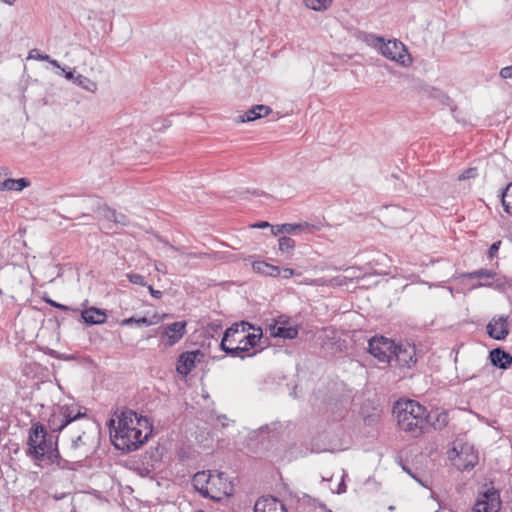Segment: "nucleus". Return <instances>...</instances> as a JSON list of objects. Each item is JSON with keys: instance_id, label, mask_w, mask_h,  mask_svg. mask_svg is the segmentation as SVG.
<instances>
[{"instance_id": "f257e3e1", "label": "nucleus", "mask_w": 512, "mask_h": 512, "mask_svg": "<svg viewBox=\"0 0 512 512\" xmlns=\"http://www.w3.org/2000/svg\"><path fill=\"white\" fill-rule=\"evenodd\" d=\"M115 419L110 420V432L114 446L122 451L132 452L145 443L151 434L148 418L138 416L130 409L121 411Z\"/></svg>"}, {"instance_id": "f03ea898", "label": "nucleus", "mask_w": 512, "mask_h": 512, "mask_svg": "<svg viewBox=\"0 0 512 512\" xmlns=\"http://www.w3.org/2000/svg\"><path fill=\"white\" fill-rule=\"evenodd\" d=\"M398 426L401 430L408 432L413 437L424 433L428 422L433 415L426 412V408L414 400L397 401L393 407Z\"/></svg>"}, {"instance_id": "7ed1b4c3", "label": "nucleus", "mask_w": 512, "mask_h": 512, "mask_svg": "<svg viewBox=\"0 0 512 512\" xmlns=\"http://www.w3.org/2000/svg\"><path fill=\"white\" fill-rule=\"evenodd\" d=\"M87 409L76 402L57 404L47 420L52 433H60L70 423L86 417Z\"/></svg>"}, {"instance_id": "20e7f679", "label": "nucleus", "mask_w": 512, "mask_h": 512, "mask_svg": "<svg viewBox=\"0 0 512 512\" xmlns=\"http://www.w3.org/2000/svg\"><path fill=\"white\" fill-rule=\"evenodd\" d=\"M52 442V435L48 433L46 427L40 422L32 421L28 432L26 456L36 461L44 460L47 448Z\"/></svg>"}, {"instance_id": "39448f33", "label": "nucleus", "mask_w": 512, "mask_h": 512, "mask_svg": "<svg viewBox=\"0 0 512 512\" xmlns=\"http://www.w3.org/2000/svg\"><path fill=\"white\" fill-rule=\"evenodd\" d=\"M104 204L100 197L94 195L74 198L67 203V211L77 213L75 218L101 219Z\"/></svg>"}, {"instance_id": "423d86ee", "label": "nucleus", "mask_w": 512, "mask_h": 512, "mask_svg": "<svg viewBox=\"0 0 512 512\" xmlns=\"http://www.w3.org/2000/svg\"><path fill=\"white\" fill-rule=\"evenodd\" d=\"M378 40L381 42L380 52L384 57L403 66L411 64L412 60L410 55L402 42L398 40L384 42L383 38H378Z\"/></svg>"}, {"instance_id": "0eeeda50", "label": "nucleus", "mask_w": 512, "mask_h": 512, "mask_svg": "<svg viewBox=\"0 0 512 512\" xmlns=\"http://www.w3.org/2000/svg\"><path fill=\"white\" fill-rule=\"evenodd\" d=\"M394 349L395 343L383 336L368 341V352L382 363H391Z\"/></svg>"}, {"instance_id": "6e6552de", "label": "nucleus", "mask_w": 512, "mask_h": 512, "mask_svg": "<svg viewBox=\"0 0 512 512\" xmlns=\"http://www.w3.org/2000/svg\"><path fill=\"white\" fill-rule=\"evenodd\" d=\"M186 321H176L158 327L157 334L165 347H172L178 343L186 333Z\"/></svg>"}, {"instance_id": "1a4fd4ad", "label": "nucleus", "mask_w": 512, "mask_h": 512, "mask_svg": "<svg viewBox=\"0 0 512 512\" xmlns=\"http://www.w3.org/2000/svg\"><path fill=\"white\" fill-rule=\"evenodd\" d=\"M28 278L29 272L21 266H8L1 271L2 282L13 292H19Z\"/></svg>"}, {"instance_id": "9d476101", "label": "nucleus", "mask_w": 512, "mask_h": 512, "mask_svg": "<svg viewBox=\"0 0 512 512\" xmlns=\"http://www.w3.org/2000/svg\"><path fill=\"white\" fill-rule=\"evenodd\" d=\"M501 508L500 493L493 487L481 493L474 504V512H498Z\"/></svg>"}, {"instance_id": "9b49d317", "label": "nucleus", "mask_w": 512, "mask_h": 512, "mask_svg": "<svg viewBox=\"0 0 512 512\" xmlns=\"http://www.w3.org/2000/svg\"><path fill=\"white\" fill-rule=\"evenodd\" d=\"M453 451L457 453L455 465L459 470H470L478 464V452L472 445L465 443L461 445L459 451L455 447Z\"/></svg>"}, {"instance_id": "f8f14e48", "label": "nucleus", "mask_w": 512, "mask_h": 512, "mask_svg": "<svg viewBox=\"0 0 512 512\" xmlns=\"http://www.w3.org/2000/svg\"><path fill=\"white\" fill-rule=\"evenodd\" d=\"M267 330L271 337L291 340L298 336V328L289 325V319L286 316H279L274 323L268 326Z\"/></svg>"}, {"instance_id": "ddd939ff", "label": "nucleus", "mask_w": 512, "mask_h": 512, "mask_svg": "<svg viewBox=\"0 0 512 512\" xmlns=\"http://www.w3.org/2000/svg\"><path fill=\"white\" fill-rule=\"evenodd\" d=\"M486 332L492 339L505 340L509 334L508 316H494L486 325Z\"/></svg>"}, {"instance_id": "4468645a", "label": "nucleus", "mask_w": 512, "mask_h": 512, "mask_svg": "<svg viewBox=\"0 0 512 512\" xmlns=\"http://www.w3.org/2000/svg\"><path fill=\"white\" fill-rule=\"evenodd\" d=\"M393 359L402 367H410L417 361L415 346L410 343L395 344Z\"/></svg>"}, {"instance_id": "2eb2a0df", "label": "nucleus", "mask_w": 512, "mask_h": 512, "mask_svg": "<svg viewBox=\"0 0 512 512\" xmlns=\"http://www.w3.org/2000/svg\"><path fill=\"white\" fill-rule=\"evenodd\" d=\"M203 356L201 350L181 353L178 357L176 371L183 376L188 375L195 368L196 362L200 361Z\"/></svg>"}, {"instance_id": "dca6fc26", "label": "nucleus", "mask_w": 512, "mask_h": 512, "mask_svg": "<svg viewBox=\"0 0 512 512\" xmlns=\"http://www.w3.org/2000/svg\"><path fill=\"white\" fill-rule=\"evenodd\" d=\"M254 512H287L285 505L276 497L267 495L259 497L253 508Z\"/></svg>"}, {"instance_id": "f3484780", "label": "nucleus", "mask_w": 512, "mask_h": 512, "mask_svg": "<svg viewBox=\"0 0 512 512\" xmlns=\"http://www.w3.org/2000/svg\"><path fill=\"white\" fill-rule=\"evenodd\" d=\"M491 364L499 369L506 370L512 365V355L501 347L492 349L489 352Z\"/></svg>"}, {"instance_id": "a211bd4d", "label": "nucleus", "mask_w": 512, "mask_h": 512, "mask_svg": "<svg viewBox=\"0 0 512 512\" xmlns=\"http://www.w3.org/2000/svg\"><path fill=\"white\" fill-rule=\"evenodd\" d=\"M270 112L271 108L269 106L263 104L255 105L248 109L243 115H240L237 121L241 123L251 122L267 116Z\"/></svg>"}, {"instance_id": "6ab92c4d", "label": "nucleus", "mask_w": 512, "mask_h": 512, "mask_svg": "<svg viewBox=\"0 0 512 512\" xmlns=\"http://www.w3.org/2000/svg\"><path fill=\"white\" fill-rule=\"evenodd\" d=\"M211 475L206 471L197 472L192 478V485L194 489L199 492L204 498H212L209 494L208 484Z\"/></svg>"}, {"instance_id": "aec40b11", "label": "nucleus", "mask_w": 512, "mask_h": 512, "mask_svg": "<svg viewBox=\"0 0 512 512\" xmlns=\"http://www.w3.org/2000/svg\"><path fill=\"white\" fill-rule=\"evenodd\" d=\"M81 317L86 324L95 325L103 324L107 320V315L104 310L96 307H90L81 312Z\"/></svg>"}, {"instance_id": "412c9836", "label": "nucleus", "mask_w": 512, "mask_h": 512, "mask_svg": "<svg viewBox=\"0 0 512 512\" xmlns=\"http://www.w3.org/2000/svg\"><path fill=\"white\" fill-rule=\"evenodd\" d=\"M476 287H490L500 292H506L512 288V281L506 276H500L496 273V277L491 281L479 282Z\"/></svg>"}, {"instance_id": "4be33fe9", "label": "nucleus", "mask_w": 512, "mask_h": 512, "mask_svg": "<svg viewBox=\"0 0 512 512\" xmlns=\"http://www.w3.org/2000/svg\"><path fill=\"white\" fill-rule=\"evenodd\" d=\"M58 438L59 436H55V440L49 444L47 448V454L45 455V458L51 461V463H55L58 467L64 468L67 464V461L63 459L60 455L59 449H58Z\"/></svg>"}, {"instance_id": "5701e85b", "label": "nucleus", "mask_w": 512, "mask_h": 512, "mask_svg": "<svg viewBox=\"0 0 512 512\" xmlns=\"http://www.w3.org/2000/svg\"><path fill=\"white\" fill-rule=\"evenodd\" d=\"M101 219L113 221L114 223L120 224L123 226H127L129 224V220L125 214L117 212L114 209H111L106 204H104L103 211L101 214Z\"/></svg>"}, {"instance_id": "b1692460", "label": "nucleus", "mask_w": 512, "mask_h": 512, "mask_svg": "<svg viewBox=\"0 0 512 512\" xmlns=\"http://www.w3.org/2000/svg\"><path fill=\"white\" fill-rule=\"evenodd\" d=\"M253 269L266 276L278 277L281 274V268L275 265H271L264 261H255L253 263Z\"/></svg>"}, {"instance_id": "393cba45", "label": "nucleus", "mask_w": 512, "mask_h": 512, "mask_svg": "<svg viewBox=\"0 0 512 512\" xmlns=\"http://www.w3.org/2000/svg\"><path fill=\"white\" fill-rule=\"evenodd\" d=\"M463 277L466 279H479L480 282L491 281L496 277V272L493 270L481 268L472 272L464 273Z\"/></svg>"}, {"instance_id": "a878e982", "label": "nucleus", "mask_w": 512, "mask_h": 512, "mask_svg": "<svg viewBox=\"0 0 512 512\" xmlns=\"http://www.w3.org/2000/svg\"><path fill=\"white\" fill-rule=\"evenodd\" d=\"M500 197L504 211L512 215V181L501 190Z\"/></svg>"}, {"instance_id": "bb28decb", "label": "nucleus", "mask_w": 512, "mask_h": 512, "mask_svg": "<svg viewBox=\"0 0 512 512\" xmlns=\"http://www.w3.org/2000/svg\"><path fill=\"white\" fill-rule=\"evenodd\" d=\"M256 333H249L247 334L243 339L239 341V343L242 346H245L247 348V351H249L251 348H254L260 339L262 338L263 332L261 327H257L255 330Z\"/></svg>"}, {"instance_id": "cd10ccee", "label": "nucleus", "mask_w": 512, "mask_h": 512, "mask_svg": "<svg viewBox=\"0 0 512 512\" xmlns=\"http://www.w3.org/2000/svg\"><path fill=\"white\" fill-rule=\"evenodd\" d=\"M314 226L304 222V223H298V224H291V223H284L282 224V229H284L285 234H298L306 230H310Z\"/></svg>"}, {"instance_id": "c85d7f7f", "label": "nucleus", "mask_w": 512, "mask_h": 512, "mask_svg": "<svg viewBox=\"0 0 512 512\" xmlns=\"http://www.w3.org/2000/svg\"><path fill=\"white\" fill-rule=\"evenodd\" d=\"M74 83L88 92L94 93L97 90L96 82L81 74L76 75Z\"/></svg>"}, {"instance_id": "c756f323", "label": "nucleus", "mask_w": 512, "mask_h": 512, "mask_svg": "<svg viewBox=\"0 0 512 512\" xmlns=\"http://www.w3.org/2000/svg\"><path fill=\"white\" fill-rule=\"evenodd\" d=\"M313 284L316 286H342L345 284V277L337 276L334 278L320 277L313 280Z\"/></svg>"}, {"instance_id": "7c9ffc66", "label": "nucleus", "mask_w": 512, "mask_h": 512, "mask_svg": "<svg viewBox=\"0 0 512 512\" xmlns=\"http://www.w3.org/2000/svg\"><path fill=\"white\" fill-rule=\"evenodd\" d=\"M220 349L232 357H240L241 359L245 358V355H243V353L247 352V348L245 346H242L241 344L237 347L231 348L227 346L226 343H220Z\"/></svg>"}, {"instance_id": "2f4dec72", "label": "nucleus", "mask_w": 512, "mask_h": 512, "mask_svg": "<svg viewBox=\"0 0 512 512\" xmlns=\"http://www.w3.org/2000/svg\"><path fill=\"white\" fill-rule=\"evenodd\" d=\"M304 3L309 9L323 11L327 10L331 6L332 0H304Z\"/></svg>"}, {"instance_id": "473e14b6", "label": "nucleus", "mask_w": 512, "mask_h": 512, "mask_svg": "<svg viewBox=\"0 0 512 512\" xmlns=\"http://www.w3.org/2000/svg\"><path fill=\"white\" fill-rule=\"evenodd\" d=\"M133 323L139 327H141V326L148 327L153 324H156L157 321H153L151 319H148L147 317H140V318L130 317V318H126V319L122 320L121 325L122 326H130Z\"/></svg>"}, {"instance_id": "72a5a7b5", "label": "nucleus", "mask_w": 512, "mask_h": 512, "mask_svg": "<svg viewBox=\"0 0 512 512\" xmlns=\"http://www.w3.org/2000/svg\"><path fill=\"white\" fill-rule=\"evenodd\" d=\"M279 250L282 253H289L295 248V241L288 236H280L278 239Z\"/></svg>"}, {"instance_id": "f704fd0d", "label": "nucleus", "mask_w": 512, "mask_h": 512, "mask_svg": "<svg viewBox=\"0 0 512 512\" xmlns=\"http://www.w3.org/2000/svg\"><path fill=\"white\" fill-rule=\"evenodd\" d=\"M432 419L428 422V425L433 426L435 430H441L443 427L447 425V415L446 414H433Z\"/></svg>"}, {"instance_id": "c9c22d12", "label": "nucleus", "mask_w": 512, "mask_h": 512, "mask_svg": "<svg viewBox=\"0 0 512 512\" xmlns=\"http://www.w3.org/2000/svg\"><path fill=\"white\" fill-rule=\"evenodd\" d=\"M13 179L8 177V173L0 171V191H12Z\"/></svg>"}, {"instance_id": "e433bc0d", "label": "nucleus", "mask_w": 512, "mask_h": 512, "mask_svg": "<svg viewBox=\"0 0 512 512\" xmlns=\"http://www.w3.org/2000/svg\"><path fill=\"white\" fill-rule=\"evenodd\" d=\"M28 59H34V60L47 62V61H50V56L48 54L41 53L40 50L35 48L29 52Z\"/></svg>"}, {"instance_id": "4c0bfd02", "label": "nucleus", "mask_w": 512, "mask_h": 512, "mask_svg": "<svg viewBox=\"0 0 512 512\" xmlns=\"http://www.w3.org/2000/svg\"><path fill=\"white\" fill-rule=\"evenodd\" d=\"M127 278L133 284L140 285V286H147V282L145 281L144 276H142L141 274L129 273V274H127Z\"/></svg>"}, {"instance_id": "58836bf2", "label": "nucleus", "mask_w": 512, "mask_h": 512, "mask_svg": "<svg viewBox=\"0 0 512 512\" xmlns=\"http://www.w3.org/2000/svg\"><path fill=\"white\" fill-rule=\"evenodd\" d=\"M30 182L26 178L13 179V189L12 191H22L24 188L28 187Z\"/></svg>"}, {"instance_id": "ea45409f", "label": "nucleus", "mask_w": 512, "mask_h": 512, "mask_svg": "<svg viewBox=\"0 0 512 512\" xmlns=\"http://www.w3.org/2000/svg\"><path fill=\"white\" fill-rule=\"evenodd\" d=\"M477 168H468L466 170H464L459 176H458V180L459 181H462V180H467V179H472V178H475L477 176Z\"/></svg>"}, {"instance_id": "a19ab883", "label": "nucleus", "mask_w": 512, "mask_h": 512, "mask_svg": "<svg viewBox=\"0 0 512 512\" xmlns=\"http://www.w3.org/2000/svg\"><path fill=\"white\" fill-rule=\"evenodd\" d=\"M239 332V325H236L235 323L231 325L229 328H227L224 332L223 338L221 340V343H226L231 336Z\"/></svg>"}, {"instance_id": "79ce46f5", "label": "nucleus", "mask_w": 512, "mask_h": 512, "mask_svg": "<svg viewBox=\"0 0 512 512\" xmlns=\"http://www.w3.org/2000/svg\"><path fill=\"white\" fill-rule=\"evenodd\" d=\"M501 244H502V241H501V240H498V241L494 242V243L490 246V248H489V250H488V258H489V259H493L494 257H496V256H497V253H498V251H499V248H500Z\"/></svg>"}, {"instance_id": "37998d69", "label": "nucleus", "mask_w": 512, "mask_h": 512, "mask_svg": "<svg viewBox=\"0 0 512 512\" xmlns=\"http://www.w3.org/2000/svg\"><path fill=\"white\" fill-rule=\"evenodd\" d=\"M46 303H48L50 306L52 307H55V308H58L60 310H63V311H74L76 312L77 310L76 309H72L70 308L69 306H66V305H63L61 303H58L52 299H45Z\"/></svg>"}, {"instance_id": "c03bdc74", "label": "nucleus", "mask_w": 512, "mask_h": 512, "mask_svg": "<svg viewBox=\"0 0 512 512\" xmlns=\"http://www.w3.org/2000/svg\"><path fill=\"white\" fill-rule=\"evenodd\" d=\"M236 325H239V331L246 332L248 330H256L255 326L247 321H241L239 323H235Z\"/></svg>"}, {"instance_id": "a18cd8bd", "label": "nucleus", "mask_w": 512, "mask_h": 512, "mask_svg": "<svg viewBox=\"0 0 512 512\" xmlns=\"http://www.w3.org/2000/svg\"><path fill=\"white\" fill-rule=\"evenodd\" d=\"M83 435H84V432L80 435H78L76 438H74L72 440V444H71V447L73 449H78L81 445L85 444V442L83 441Z\"/></svg>"}, {"instance_id": "49530a36", "label": "nucleus", "mask_w": 512, "mask_h": 512, "mask_svg": "<svg viewBox=\"0 0 512 512\" xmlns=\"http://www.w3.org/2000/svg\"><path fill=\"white\" fill-rule=\"evenodd\" d=\"M500 76L503 79L512 78V65L506 66L500 70Z\"/></svg>"}, {"instance_id": "de8ad7c7", "label": "nucleus", "mask_w": 512, "mask_h": 512, "mask_svg": "<svg viewBox=\"0 0 512 512\" xmlns=\"http://www.w3.org/2000/svg\"><path fill=\"white\" fill-rule=\"evenodd\" d=\"M270 227H271V233L274 236H279V235L285 234L284 229H282V224L275 225V226L271 225Z\"/></svg>"}, {"instance_id": "09e8293b", "label": "nucleus", "mask_w": 512, "mask_h": 512, "mask_svg": "<svg viewBox=\"0 0 512 512\" xmlns=\"http://www.w3.org/2000/svg\"><path fill=\"white\" fill-rule=\"evenodd\" d=\"M295 274L294 270L291 268H283L281 269L280 277L288 279Z\"/></svg>"}, {"instance_id": "8fccbe9b", "label": "nucleus", "mask_w": 512, "mask_h": 512, "mask_svg": "<svg viewBox=\"0 0 512 512\" xmlns=\"http://www.w3.org/2000/svg\"><path fill=\"white\" fill-rule=\"evenodd\" d=\"M149 293L152 297L159 299L162 297V292L160 290L154 289L151 285H147Z\"/></svg>"}, {"instance_id": "3c124183", "label": "nucleus", "mask_w": 512, "mask_h": 512, "mask_svg": "<svg viewBox=\"0 0 512 512\" xmlns=\"http://www.w3.org/2000/svg\"><path fill=\"white\" fill-rule=\"evenodd\" d=\"M403 470L405 472H407L413 479H415L417 482H419L422 486H425L426 487V484L421 480L419 479L416 474H414L409 468H407L406 466H402Z\"/></svg>"}, {"instance_id": "603ef678", "label": "nucleus", "mask_w": 512, "mask_h": 512, "mask_svg": "<svg viewBox=\"0 0 512 512\" xmlns=\"http://www.w3.org/2000/svg\"><path fill=\"white\" fill-rule=\"evenodd\" d=\"M62 71L65 73V78L67 80H70V81H73L75 80V70H72V71H65V69H62Z\"/></svg>"}, {"instance_id": "864d4df0", "label": "nucleus", "mask_w": 512, "mask_h": 512, "mask_svg": "<svg viewBox=\"0 0 512 512\" xmlns=\"http://www.w3.org/2000/svg\"><path fill=\"white\" fill-rule=\"evenodd\" d=\"M271 225L266 222V221H261V222H257L255 224L252 225L253 228H258V229H263V228H267V227H270Z\"/></svg>"}, {"instance_id": "5fc2aeb1", "label": "nucleus", "mask_w": 512, "mask_h": 512, "mask_svg": "<svg viewBox=\"0 0 512 512\" xmlns=\"http://www.w3.org/2000/svg\"><path fill=\"white\" fill-rule=\"evenodd\" d=\"M346 492V485L344 483V478H342L341 482L338 485L337 493L342 494Z\"/></svg>"}, {"instance_id": "6e6d98bb", "label": "nucleus", "mask_w": 512, "mask_h": 512, "mask_svg": "<svg viewBox=\"0 0 512 512\" xmlns=\"http://www.w3.org/2000/svg\"><path fill=\"white\" fill-rule=\"evenodd\" d=\"M208 327L213 332H217L219 329H221V325L218 323H211V324H209Z\"/></svg>"}, {"instance_id": "4d7b16f0", "label": "nucleus", "mask_w": 512, "mask_h": 512, "mask_svg": "<svg viewBox=\"0 0 512 512\" xmlns=\"http://www.w3.org/2000/svg\"><path fill=\"white\" fill-rule=\"evenodd\" d=\"M47 62L50 63L54 67L62 69L60 64H59V62L57 60H55V59H52L51 57H50V61H47Z\"/></svg>"}, {"instance_id": "13d9d810", "label": "nucleus", "mask_w": 512, "mask_h": 512, "mask_svg": "<svg viewBox=\"0 0 512 512\" xmlns=\"http://www.w3.org/2000/svg\"><path fill=\"white\" fill-rule=\"evenodd\" d=\"M2 1H3L5 4L12 6V5H14V4H15V2H16L17 0H2Z\"/></svg>"}, {"instance_id": "bf43d9fd", "label": "nucleus", "mask_w": 512, "mask_h": 512, "mask_svg": "<svg viewBox=\"0 0 512 512\" xmlns=\"http://www.w3.org/2000/svg\"><path fill=\"white\" fill-rule=\"evenodd\" d=\"M156 269H157L159 272H163V271H162V267H159L158 265L156 266Z\"/></svg>"}, {"instance_id": "052dcab7", "label": "nucleus", "mask_w": 512, "mask_h": 512, "mask_svg": "<svg viewBox=\"0 0 512 512\" xmlns=\"http://www.w3.org/2000/svg\"><path fill=\"white\" fill-rule=\"evenodd\" d=\"M195 512H205V511L202 509H199V510H196Z\"/></svg>"}]
</instances>
